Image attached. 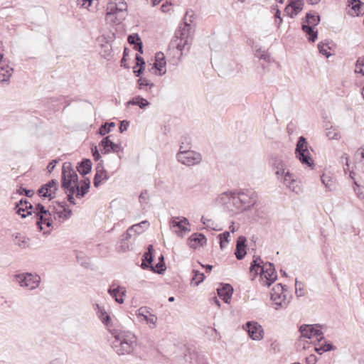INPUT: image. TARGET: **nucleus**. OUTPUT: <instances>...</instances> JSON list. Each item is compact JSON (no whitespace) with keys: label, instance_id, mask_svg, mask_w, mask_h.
I'll list each match as a JSON object with an SVG mask.
<instances>
[{"label":"nucleus","instance_id":"8fccbe9b","mask_svg":"<svg viewBox=\"0 0 364 364\" xmlns=\"http://www.w3.org/2000/svg\"><path fill=\"white\" fill-rule=\"evenodd\" d=\"M193 273L194 274V276L192 279V282H195V285L198 286L200 283H201L205 278L204 274L200 272L198 270H193Z\"/></svg>","mask_w":364,"mask_h":364},{"label":"nucleus","instance_id":"c756f323","mask_svg":"<svg viewBox=\"0 0 364 364\" xmlns=\"http://www.w3.org/2000/svg\"><path fill=\"white\" fill-rule=\"evenodd\" d=\"M77 171L82 176L89 173L92 169V162L88 159H83L77 166Z\"/></svg>","mask_w":364,"mask_h":364},{"label":"nucleus","instance_id":"09e8293b","mask_svg":"<svg viewBox=\"0 0 364 364\" xmlns=\"http://www.w3.org/2000/svg\"><path fill=\"white\" fill-rule=\"evenodd\" d=\"M229 237H230V232L228 231H225L223 233L219 235L220 245V248L222 250L224 247H225L226 245L229 242Z\"/></svg>","mask_w":364,"mask_h":364},{"label":"nucleus","instance_id":"5701e85b","mask_svg":"<svg viewBox=\"0 0 364 364\" xmlns=\"http://www.w3.org/2000/svg\"><path fill=\"white\" fill-rule=\"evenodd\" d=\"M217 291L218 296L222 299L225 303L228 304L233 293V288L230 284H225L221 288H218Z\"/></svg>","mask_w":364,"mask_h":364},{"label":"nucleus","instance_id":"ea45409f","mask_svg":"<svg viewBox=\"0 0 364 364\" xmlns=\"http://www.w3.org/2000/svg\"><path fill=\"white\" fill-rule=\"evenodd\" d=\"M37 225L40 230H43V225H46L47 227H50L52 225L51 216L46 215L41 218V215H37Z\"/></svg>","mask_w":364,"mask_h":364},{"label":"nucleus","instance_id":"0eeeda50","mask_svg":"<svg viewBox=\"0 0 364 364\" xmlns=\"http://www.w3.org/2000/svg\"><path fill=\"white\" fill-rule=\"evenodd\" d=\"M299 331L302 338H315L318 341L323 338V333L317 326L303 324L300 326Z\"/></svg>","mask_w":364,"mask_h":364},{"label":"nucleus","instance_id":"603ef678","mask_svg":"<svg viewBox=\"0 0 364 364\" xmlns=\"http://www.w3.org/2000/svg\"><path fill=\"white\" fill-rule=\"evenodd\" d=\"M355 73L364 75V57H359L355 64Z\"/></svg>","mask_w":364,"mask_h":364},{"label":"nucleus","instance_id":"ddd939ff","mask_svg":"<svg viewBox=\"0 0 364 364\" xmlns=\"http://www.w3.org/2000/svg\"><path fill=\"white\" fill-rule=\"evenodd\" d=\"M170 224L172 228H178L179 229L175 231L178 236L183 237L185 232L190 231L186 227L189 225V222L186 218H173Z\"/></svg>","mask_w":364,"mask_h":364},{"label":"nucleus","instance_id":"7c9ffc66","mask_svg":"<svg viewBox=\"0 0 364 364\" xmlns=\"http://www.w3.org/2000/svg\"><path fill=\"white\" fill-rule=\"evenodd\" d=\"M302 31L308 36V40L309 42H315L318 37V32L315 31L314 26L302 23Z\"/></svg>","mask_w":364,"mask_h":364},{"label":"nucleus","instance_id":"c85d7f7f","mask_svg":"<svg viewBox=\"0 0 364 364\" xmlns=\"http://www.w3.org/2000/svg\"><path fill=\"white\" fill-rule=\"evenodd\" d=\"M72 214L73 213L71 210L64 208V209L61 210L55 211L54 219L61 223L69 219L71 217Z\"/></svg>","mask_w":364,"mask_h":364},{"label":"nucleus","instance_id":"1a4fd4ad","mask_svg":"<svg viewBox=\"0 0 364 364\" xmlns=\"http://www.w3.org/2000/svg\"><path fill=\"white\" fill-rule=\"evenodd\" d=\"M287 188H289L291 191L299 193L301 192V187L299 186L294 175L289 172V170L285 171L282 175H280V178H278Z\"/></svg>","mask_w":364,"mask_h":364},{"label":"nucleus","instance_id":"2f4dec72","mask_svg":"<svg viewBox=\"0 0 364 364\" xmlns=\"http://www.w3.org/2000/svg\"><path fill=\"white\" fill-rule=\"evenodd\" d=\"M291 9V13H289V16L290 18H294L299 13H300L304 9V2L294 3L289 2L288 6L286 7L285 11L288 12L289 8Z\"/></svg>","mask_w":364,"mask_h":364},{"label":"nucleus","instance_id":"2eb2a0df","mask_svg":"<svg viewBox=\"0 0 364 364\" xmlns=\"http://www.w3.org/2000/svg\"><path fill=\"white\" fill-rule=\"evenodd\" d=\"M190 40L178 37V36L174 35L173 39L169 43V47L171 48H176L180 52V55H182V51L187 48L189 49Z\"/></svg>","mask_w":364,"mask_h":364},{"label":"nucleus","instance_id":"6ab92c4d","mask_svg":"<svg viewBox=\"0 0 364 364\" xmlns=\"http://www.w3.org/2000/svg\"><path fill=\"white\" fill-rule=\"evenodd\" d=\"M70 179L73 182L77 183L78 176L73 169L70 162H65L62 168L61 179Z\"/></svg>","mask_w":364,"mask_h":364},{"label":"nucleus","instance_id":"052dcab7","mask_svg":"<svg viewBox=\"0 0 364 364\" xmlns=\"http://www.w3.org/2000/svg\"><path fill=\"white\" fill-rule=\"evenodd\" d=\"M139 41H141V38H139V35L136 33L129 35L128 36V42L132 45L136 46V44Z\"/></svg>","mask_w":364,"mask_h":364},{"label":"nucleus","instance_id":"79ce46f5","mask_svg":"<svg viewBox=\"0 0 364 364\" xmlns=\"http://www.w3.org/2000/svg\"><path fill=\"white\" fill-rule=\"evenodd\" d=\"M61 187L67 193L68 191L75 190V188L77 187V183L73 182L70 179H61Z\"/></svg>","mask_w":364,"mask_h":364},{"label":"nucleus","instance_id":"aec40b11","mask_svg":"<svg viewBox=\"0 0 364 364\" xmlns=\"http://www.w3.org/2000/svg\"><path fill=\"white\" fill-rule=\"evenodd\" d=\"M206 237L202 233H193L188 240V245L192 249H196L199 246H203L206 244Z\"/></svg>","mask_w":364,"mask_h":364},{"label":"nucleus","instance_id":"423d86ee","mask_svg":"<svg viewBox=\"0 0 364 364\" xmlns=\"http://www.w3.org/2000/svg\"><path fill=\"white\" fill-rule=\"evenodd\" d=\"M264 285L269 287L277 279V273L274 264L266 262L262 264L259 272Z\"/></svg>","mask_w":364,"mask_h":364},{"label":"nucleus","instance_id":"6e6552de","mask_svg":"<svg viewBox=\"0 0 364 364\" xmlns=\"http://www.w3.org/2000/svg\"><path fill=\"white\" fill-rule=\"evenodd\" d=\"M243 328L247 332L249 336L254 341H260L263 338L264 331L262 326L256 321H247Z\"/></svg>","mask_w":364,"mask_h":364},{"label":"nucleus","instance_id":"774afa93","mask_svg":"<svg viewBox=\"0 0 364 364\" xmlns=\"http://www.w3.org/2000/svg\"><path fill=\"white\" fill-rule=\"evenodd\" d=\"M306 364H316V357L314 355H311L306 358Z\"/></svg>","mask_w":364,"mask_h":364},{"label":"nucleus","instance_id":"5fc2aeb1","mask_svg":"<svg viewBox=\"0 0 364 364\" xmlns=\"http://www.w3.org/2000/svg\"><path fill=\"white\" fill-rule=\"evenodd\" d=\"M330 48L326 43H320L318 44V49L319 53L326 58H328L331 55V53L327 51V49Z\"/></svg>","mask_w":364,"mask_h":364},{"label":"nucleus","instance_id":"49530a36","mask_svg":"<svg viewBox=\"0 0 364 364\" xmlns=\"http://www.w3.org/2000/svg\"><path fill=\"white\" fill-rule=\"evenodd\" d=\"M255 55L257 58L264 60L266 62H269L270 60V56L268 53L262 48L257 49Z\"/></svg>","mask_w":364,"mask_h":364},{"label":"nucleus","instance_id":"0e129e2a","mask_svg":"<svg viewBox=\"0 0 364 364\" xmlns=\"http://www.w3.org/2000/svg\"><path fill=\"white\" fill-rule=\"evenodd\" d=\"M111 129L107 127V125L105 123L102 124L99 129L98 133L101 136H105L109 132H110Z\"/></svg>","mask_w":364,"mask_h":364},{"label":"nucleus","instance_id":"412c9836","mask_svg":"<svg viewBox=\"0 0 364 364\" xmlns=\"http://www.w3.org/2000/svg\"><path fill=\"white\" fill-rule=\"evenodd\" d=\"M246 237L245 236H240L237 238L236 249L235 252V257L237 259H242L246 255Z\"/></svg>","mask_w":364,"mask_h":364},{"label":"nucleus","instance_id":"a18cd8bd","mask_svg":"<svg viewBox=\"0 0 364 364\" xmlns=\"http://www.w3.org/2000/svg\"><path fill=\"white\" fill-rule=\"evenodd\" d=\"M263 263L260 257L255 258L251 263L250 272L255 271L256 274H258V271L261 270L262 264Z\"/></svg>","mask_w":364,"mask_h":364},{"label":"nucleus","instance_id":"a211bd4d","mask_svg":"<svg viewBox=\"0 0 364 364\" xmlns=\"http://www.w3.org/2000/svg\"><path fill=\"white\" fill-rule=\"evenodd\" d=\"M138 315L142 316L146 322L149 325L150 328H154L156 326V323L157 321V316L154 314H152L149 309L144 306L141 307L138 310Z\"/></svg>","mask_w":364,"mask_h":364},{"label":"nucleus","instance_id":"69168bd1","mask_svg":"<svg viewBox=\"0 0 364 364\" xmlns=\"http://www.w3.org/2000/svg\"><path fill=\"white\" fill-rule=\"evenodd\" d=\"M149 199L147 191H143L139 196V202L141 203H147Z\"/></svg>","mask_w":364,"mask_h":364},{"label":"nucleus","instance_id":"4c0bfd02","mask_svg":"<svg viewBox=\"0 0 364 364\" xmlns=\"http://www.w3.org/2000/svg\"><path fill=\"white\" fill-rule=\"evenodd\" d=\"M153 247L152 245H149L148 250L146 252L144 253L143 255V261L141 263V267L143 269H146L150 267V264L151 262L153 261V257H152V251Z\"/></svg>","mask_w":364,"mask_h":364},{"label":"nucleus","instance_id":"9b49d317","mask_svg":"<svg viewBox=\"0 0 364 364\" xmlns=\"http://www.w3.org/2000/svg\"><path fill=\"white\" fill-rule=\"evenodd\" d=\"M99 146L102 147L101 152L104 154H109L111 151L119 153L123 151V148L119 144H115L109 139V136L103 138Z\"/></svg>","mask_w":364,"mask_h":364},{"label":"nucleus","instance_id":"f3484780","mask_svg":"<svg viewBox=\"0 0 364 364\" xmlns=\"http://www.w3.org/2000/svg\"><path fill=\"white\" fill-rule=\"evenodd\" d=\"M270 163L275 171L277 178H280V175H282L287 171L286 168L287 165L281 157L272 156L271 158Z\"/></svg>","mask_w":364,"mask_h":364},{"label":"nucleus","instance_id":"393cba45","mask_svg":"<svg viewBox=\"0 0 364 364\" xmlns=\"http://www.w3.org/2000/svg\"><path fill=\"white\" fill-rule=\"evenodd\" d=\"M109 294L114 298L115 301L119 304L124 303V296L125 295L126 290L124 287L117 286L115 288L110 287L108 290Z\"/></svg>","mask_w":364,"mask_h":364},{"label":"nucleus","instance_id":"4d7b16f0","mask_svg":"<svg viewBox=\"0 0 364 364\" xmlns=\"http://www.w3.org/2000/svg\"><path fill=\"white\" fill-rule=\"evenodd\" d=\"M333 349V346L331 343L325 344L320 348H316V347L314 348V350L320 354H321L322 352L328 351V350H331Z\"/></svg>","mask_w":364,"mask_h":364},{"label":"nucleus","instance_id":"6e6d98bb","mask_svg":"<svg viewBox=\"0 0 364 364\" xmlns=\"http://www.w3.org/2000/svg\"><path fill=\"white\" fill-rule=\"evenodd\" d=\"M295 293L299 297L303 296L304 295L303 284L299 282L297 279L295 281Z\"/></svg>","mask_w":364,"mask_h":364},{"label":"nucleus","instance_id":"4be33fe9","mask_svg":"<svg viewBox=\"0 0 364 364\" xmlns=\"http://www.w3.org/2000/svg\"><path fill=\"white\" fill-rule=\"evenodd\" d=\"M95 309L97 311V317L102 323L107 328L111 327L112 326L111 318L105 308L96 304L95 305Z\"/></svg>","mask_w":364,"mask_h":364},{"label":"nucleus","instance_id":"bf43d9fd","mask_svg":"<svg viewBox=\"0 0 364 364\" xmlns=\"http://www.w3.org/2000/svg\"><path fill=\"white\" fill-rule=\"evenodd\" d=\"M111 3L114 4L118 7L119 6V11H127V4L124 1V0H114V1H112Z\"/></svg>","mask_w":364,"mask_h":364},{"label":"nucleus","instance_id":"f8f14e48","mask_svg":"<svg viewBox=\"0 0 364 364\" xmlns=\"http://www.w3.org/2000/svg\"><path fill=\"white\" fill-rule=\"evenodd\" d=\"M149 223L146 220L135 224L129 228L125 233L122 235V240H128L133 236L140 234L144 231V227H148Z\"/></svg>","mask_w":364,"mask_h":364},{"label":"nucleus","instance_id":"a19ab883","mask_svg":"<svg viewBox=\"0 0 364 364\" xmlns=\"http://www.w3.org/2000/svg\"><path fill=\"white\" fill-rule=\"evenodd\" d=\"M38 193L42 197L49 198L50 200H52L55 197V194L53 193V191L48 187H46V184L42 186L41 188L38 190Z\"/></svg>","mask_w":364,"mask_h":364},{"label":"nucleus","instance_id":"dca6fc26","mask_svg":"<svg viewBox=\"0 0 364 364\" xmlns=\"http://www.w3.org/2000/svg\"><path fill=\"white\" fill-rule=\"evenodd\" d=\"M96 173L94 177V186L98 187L102 183L107 181L109 176L107 171L104 168L102 162L99 163L96 166Z\"/></svg>","mask_w":364,"mask_h":364},{"label":"nucleus","instance_id":"7ed1b4c3","mask_svg":"<svg viewBox=\"0 0 364 364\" xmlns=\"http://www.w3.org/2000/svg\"><path fill=\"white\" fill-rule=\"evenodd\" d=\"M14 281L22 288L33 290L38 287L41 277L38 274L26 272L14 275Z\"/></svg>","mask_w":364,"mask_h":364},{"label":"nucleus","instance_id":"c9c22d12","mask_svg":"<svg viewBox=\"0 0 364 364\" xmlns=\"http://www.w3.org/2000/svg\"><path fill=\"white\" fill-rule=\"evenodd\" d=\"M126 105L127 106L137 105L141 109H144L145 107L149 105V102H148L147 100L139 95L133 97L132 100L128 101Z\"/></svg>","mask_w":364,"mask_h":364},{"label":"nucleus","instance_id":"20e7f679","mask_svg":"<svg viewBox=\"0 0 364 364\" xmlns=\"http://www.w3.org/2000/svg\"><path fill=\"white\" fill-rule=\"evenodd\" d=\"M296 158L303 165L311 167L314 165V161L310 156V152L308 149V143L304 136H300L296 143L295 150Z\"/></svg>","mask_w":364,"mask_h":364},{"label":"nucleus","instance_id":"cd10ccee","mask_svg":"<svg viewBox=\"0 0 364 364\" xmlns=\"http://www.w3.org/2000/svg\"><path fill=\"white\" fill-rule=\"evenodd\" d=\"M348 6H351L353 13L351 15L359 16L363 14L364 11V4L360 0H349Z\"/></svg>","mask_w":364,"mask_h":364},{"label":"nucleus","instance_id":"473e14b6","mask_svg":"<svg viewBox=\"0 0 364 364\" xmlns=\"http://www.w3.org/2000/svg\"><path fill=\"white\" fill-rule=\"evenodd\" d=\"M185 358L186 361L190 360L189 362L191 364H208L206 359L203 356H200L195 352L186 355Z\"/></svg>","mask_w":364,"mask_h":364},{"label":"nucleus","instance_id":"e433bc0d","mask_svg":"<svg viewBox=\"0 0 364 364\" xmlns=\"http://www.w3.org/2000/svg\"><path fill=\"white\" fill-rule=\"evenodd\" d=\"M321 21L320 16L316 15L311 12H309L306 14V18L304 20L303 23L311 26H317Z\"/></svg>","mask_w":364,"mask_h":364},{"label":"nucleus","instance_id":"de8ad7c7","mask_svg":"<svg viewBox=\"0 0 364 364\" xmlns=\"http://www.w3.org/2000/svg\"><path fill=\"white\" fill-rule=\"evenodd\" d=\"M326 136L329 139H340L339 132L332 127L330 129H326Z\"/></svg>","mask_w":364,"mask_h":364},{"label":"nucleus","instance_id":"f03ea898","mask_svg":"<svg viewBox=\"0 0 364 364\" xmlns=\"http://www.w3.org/2000/svg\"><path fill=\"white\" fill-rule=\"evenodd\" d=\"M271 300L276 310L286 309L289 306L290 299L287 298L285 294L284 286L281 284H277L274 286L271 291Z\"/></svg>","mask_w":364,"mask_h":364},{"label":"nucleus","instance_id":"bb28decb","mask_svg":"<svg viewBox=\"0 0 364 364\" xmlns=\"http://www.w3.org/2000/svg\"><path fill=\"white\" fill-rule=\"evenodd\" d=\"M191 25L188 23L183 22L180 23L178 29L175 32L176 36L178 37L191 40L190 37Z\"/></svg>","mask_w":364,"mask_h":364},{"label":"nucleus","instance_id":"3c124183","mask_svg":"<svg viewBox=\"0 0 364 364\" xmlns=\"http://www.w3.org/2000/svg\"><path fill=\"white\" fill-rule=\"evenodd\" d=\"M138 85L139 88L141 90L144 89L145 87H149V89L150 90L154 87V84L150 82L149 80L144 77H140L138 80Z\"/></svg>","mask_w":364,"mask_h":364},{"label":"nucleus","instance_id":"680f3d73","mask_svg":"<svg viewBox=\"0 0 364 364\" xmlns=\"http://www.w3.org/2000/svg\"><path fill=\"white\" fill-rule=\"evenodd\" d=\"M58 181L55 179H52L46 183V187H48L53 191V193L55 195V192L58 190Z\"/></svg>","mask_w":364,"mask_h":364},{"label":"nucleus","instance_id":"e2e57ef3","mask_svg":"<svg viewBox=\"0 0 364 364\" xmlns=\"http://www.w3.org/2000/svg\"><path fill=\"white\" fill-rule=\"evenodd\" d=\"M354 184L355 185L356 188H354V191L356 193L357 196L360 198H364V189L361 188L355 181H354Z\"/></svg>","mask_w":364,"mask_h":364},{"label":"nucleus","instance_id":"338daca9","mask_svg":"<svg viewBox=\"0 0 364 364\" xmlns=\"http://www.w3.org/2000/svg\"><path fill=\"white\" fill-rule=\"evenodd\" d=\"M66 193L68 194V201L71 204L75 205V199H74V197H73V195L75 193V190L72 189L70 191H68Z\"/></svg>","mask_w":364,"mask_h":364},{"label":"nucleus","instance_id":"c03bdc74","mask_svg":"<svg viewBox=\"0 0 364 364\" xmlns=\"http://www.w3.org/2000/svg\"><path fill=\"white\" fill-rule=\"evenodd\" d=\"M119 6L118 7L117 5L112 3H109L107 7V13L106 15L107 17L113 15H116L119 13H123L124 11H119Z\"/></svg>","mask_w":364,"mask_h":364},{"label":"nucleus","instance_id":"37998d69","mask_svg":"<svg viewBox=\"0 0 364 364\" xmlns=\"http://www.w3.org/2000/svg\"><path fill=\"white\" fill-rule=\"evenodd\" d=\"M34 213H36V216L37 215H41V219H42L43 216H45V215H46L51 216V214L49 212V210H46L45 208V207L42 204H41V203H38L36 205Z\"/></svg>","mask_w":364,"mask_h":364},{"label":"nucleus","instance_id":"13d9d810","mask_svg":"<svg viewBox=\"0 0 364 364\" xmlns=\"http://www.w3.org/2000/svg\"><path fill=\"white\" fill-rule=\"evenodd\" d=\"M17 192L19 195H25L26 196L31 198L33 196L34 192L33 190L26 189L24 188L20 187L19 189L17 190Z\"/></svg>","mask_w":364,"mask_h":364},{"label":"nucleus","instance_id":"4468645a","mask_svg":"<svg viewBox=\"0 0 364 364\" xmlns=\"http://www.w3.org/2000/svg\"><path fill=\"white\" fill-rule=\"evenodd\" d=\"M16 213L21 218H25L27 215H31L33 205L26 200L21 199L16 204Z\"/></svg>","mask_w":364,"mask_h":364},{"label":"nucleus","instance_id":"39448f33","mask_svg":"<svg viewBox=\"0 0 364 364\" xmlns=\"http://www.w3.org/2000/svg\"><path fill=\"white\" fill-rule=\"evenodd\" d=\"M176 159L185 166H192L201 162L202 156L200 153L193 150H181V149H179L176 154Z\"/></svg>","mask_w":364,"mask_h":364},{"label":"nucleus","instance_id":"58836bf2","mask_svg":"<svg viewBox=\"0 0 364 364\" xmlns=\"http://www.w3.org/2000/svg\"><path fill=\"white\" fill-rule=\"evenodd\" d=\"M16 242L15 245L19 247L21 249H26L28 247V238L25 236L21 235L20 233L17 232L14 235Z\"/></svg>","mask_w":364,"mask_h":364},{"label":"nucleus","instance_id":"72a5a7b5","mask_svg":"<svg viewBox=\"0 0 364 364\" xmlns=\"http://www.w3.org/2000/svg\"><path fill=\"white\" fill-rule=\"evenodd\" d=\"M242 200H241L240 195L238 192H232V200H231V208L237 210H245V208L242 203Z\"/></svg>","mask_w":364,"mask_h":364},{"label":"nucleus","instance_id":"9d476101","mask_svg":"<svg viewBox=\"0 0 364 364\" xmlns=\"http://www.w3.org/2000/svg\"><path fill=\"white\" fill-rule=\"evenodd\" d=\"M245 210L253 206L257 200V195L252 189H245L239 191Z\"/></svg>","mask_w":364,"mask_h":364},{"label":"nucleus","instance_id":"f257e3e1","mask_svg":"<svg viewBox=\"0 0 364 364\" xmlns=\"http://www.w3.org/2000/svg\"><path fill=\"white\" fill-rule=\"evenodd\" d=\"M114 340L112 348L119 355L131 354L136 346V336L129 331H114L112 333Z\"/></svg>","mask_w":364,"mask_h":364},{"label":"nucleus","instance_id":"a878e982","mask_svg":"<svg viewBox=\"0 0 364 364\" xmlns=\"http://www.w3.org/2000/svg\"><path fill=\"white\" fill-rule=\"evenodd\" d=\"M156 60L154 63V68H156L159 72V75H163L166 73V70H164L166 65V61L164 53L159 52L156 54Z\"/></svg>","mask_w":364,"mask_h":364},{"label":"nucleus","instance_id":"b1692460","mask_svg":"<svg viewBox=\"0 0 364 364\" xmlns=\"http://www.w3.org/2000/svg\"><path fill=\"white\" fill-rule=\"evenodd\" d=\"M90 187V181L88 178H85L80 181L79 184L77 183V187L75 188V196L77 198H81L87 194Z\"/></svg>","mask_w":364,"mask_h":364},{"label":"nucleus","instance_id":"864d4df0","mask_svg":"<svg viewBox=\"0 0 364 364\" xmlns=\"http://www.w3.org/2000/svg\"><path fill=\"white\" fill-rule=\"evenodd\" d=\"M161 261L159 262L155 267L150 266L152 271L154 272H157L159 274H161L163 272L165 271L164 267V257L161 256Z\"/></svg>","mask_w":364,"mask_h":364},{"label":"nucleus","instance_id":"f704fd0d","mask_svg":"<svg viewBox=\"0 0 364 364\" xmlns=\"http://www.w3.org/2000/svg\"><path fill=\"white\" fill-rule=\"evenodd\" d=\"M232 194V191L224 192L218 196V200L220 203L226 205L227 208L233 211L234 209L231 208Z\"/></svg>","mask_w":364,"mask_h":364}]
</instances>
